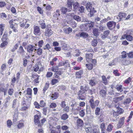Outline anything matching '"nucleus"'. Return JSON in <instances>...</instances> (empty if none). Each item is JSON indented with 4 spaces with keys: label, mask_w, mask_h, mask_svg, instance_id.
Masks as SVG:
<instances>
[{
    "label": "nucleus",
    "mask_w": 133,
    "mask_h": 133,
    "mask_svg": "<svg viewBox=\"0 0 133 133\" xmlns=\"http://www.w3.org/2000/svg\"><path fill=\"white\" fill-rule=\"evenodd\" d=\"M58 93L57 92H52L51 95V99L54 100L56 99L58 96Z\"/></svg>",
    "instance_id": "obj_17"
},
{
    "label": "nucleus",
    "mask_w": 133,
    "mask_h": 133,
    "mask_svg": "<svg viewBox=\"0 0 133 133\" xmlns=\"http://www.w3.org/2000/svg\"><path fill=\"white\" fill-rule=\"evenodd\" d=\"M81 37H82L84 38H86L88 37V33L85 32H82L80 33Z\"/></svg>",
    "instance_id": "obj_31"
},
{
    "label": "nucleus",
    "mask_w": 133,
    "mask_h": 133,
    "mask_svg": "<svg viewBox=\"0 0 133 133\" xmlns=\"http://www.w3.org/2000/svg\"><path fill=\"white\" fill-rule=\"evenodd\" d=\"M14 90L12 88H10L8 90V94L9 95L11 96L13 93Z\"/></svg>",
    "instance_id": "obj_60"
},
{
    "label": "nucleus",
    "mask_w": 133,
    "mask_h": 133,
    "mask_svg": "<svg viewBox=\"0 0 133 133\" xmlns=\"http://www.w3.org/2000/svg\"><path fill=\"white\" fill-rule=\"evenodd\" d=\"M97 82L96 79H91L89 81V84L91 87H93L95 86Z\"/></svg>",
    "instance_id": "obj_15"
},
{
    "label": "nucleus",
    "mask_w": 133,
    "mask_h": 133,
    "mask_svg": "<svg viewBox=\"0 0 133 133\" xmlns=\"http://www.w3.org/2000/svg\"><path fill=\"white\" fill-rule=\"evenodd\" d=\"M83 73V71L82 70H80L76 72V75L77 78H81L82 77L81 75Z\"/></svg>",
    "instance_id": "obj_20"
},
{
    "label": "nucleus",
    "mask_w": 133,
    "mask_h": 133,
    "mask_svg": "<svg viewBox=\"0 0 133 133\" xmlns=\"http://www.w3.org/2000/svg\"><path fill=\"white\" fill-rule=\"evenodd\" d=\"M103 83L105 85L107 84L108 82L107 78L105 76L103 75L102 77Z\"/></svg>",
    "instance_id": "obj_35"
},
{
    "label": "nucleus",
    "mask_w": 133,
    "mask_h": 133,
    "mask_svg": "<svg viewBox=\"0 0 133 133\" xmlns=\"http://www.w3.org/2000/svg\"><path fill=\"white\" fill-rule=\"evenodd\" d=\"M36 47L32 45H29L26 47V49H27V51L29 53H32L34 50H36Z\"/></svg>",
    "instance_id": "obj_4"
},
{
    "label": "nucleus",
    "mask_w": 133,
    "mask_h": 133,
    "mask_svg": "<svg viewBox=\"0 0 133 133\" xmlns=\"http://www.w3.org/2000/svg\"><path fill=\"white\" fill-rule=\"evenodd\" d=\"M33 32L36 35H39L41 34L39 27L38 26H35L34 27Z\"/></svg>",
    "instance_id": "obj_7"
},
{
    "label": "nucleus",
    "mask_w": 133,
    "mask_h": 133,
    "mask_svg": "<svg viewBox=\"0 0 133 133\" xmlns=\"http://www.w3.org/2000/svg\"><path fill=\"white\" fill-rule=\"evenodd\" d=\"M69 16L71 17L77 21V22H80L81 21V17L78 15H75L74 13L70 14Z\"/></svg>",
    "instance_id": "obj_6"
},
{
    "label": "nucleus",
    "mask_w": 133,
    "mask_h": 133,
    "mask_svg": "<svg viewBox=\"0 0 133 133\" xmlns=\"http://www.w3.org/2000/svg\"><path fill=\"white\" fill-rule=\"evenodd\" d=\"M51 133H60V129H58L55 130H52Z\"/></svg>",
    "instance_id": "obj_63"
},
{
    "label": "nucleus",
    "mask_w": 133,
    "mask_h": 133,
    "mask_svg": "<svg viewBox=\"0 0 133 133\" xmlns=\"http://www.w3.org/2000/svg\"><path fill=\"white\" fill-rule=\"evenodd\" d=\"M125 117H123L119 119L118 123L117 124V128H119L122 127L124 123Z\"/></svg>",
    "instance_id": "obj_5"
},
{
    "label": "nucleus",
    "mask_w": 133,
    "mask_h": 133,
    "mask_svg": "<svg viewBox=\"0 0 133 133\" xmlns=\"http://www.w3.org/2000/svg\"><path fill=\"white\" fill-rule=\"evenodd\" d=\"M10 97L9 96H8L4 100V103L3 104V106L5 108H7L8 106L9 105V102L10 101Z\"/></svg>",
    "instance_id": "obj_9"
},
{
    "label": "nucleus",
    "mask_w": 133,
    "mask_h": 133,
    "mask_svg": "<svg viewBox=\"0 0 133 133\" xmlns=\"http://www.w3.org/2000/svg\"><path fill=\"white\" fill-rule=\"evenodd\" d=\"M122 62L124 65H127L130 64L131 63L130 61L128 60H125L124 61V59H122Z\"/></svg>",
    "instance_id": "obj_37"
},
{
    "label": "nucleus",
    "mask_w": 133,
    "mask_h": 133,
    "mask_svg": "<svg viewBox=\"0 0 133 133\" xmlns=\"http://www.w3.org/2000/svg\"><path fill=\"white\" fill-rule=\"evenodd\" d=\"M85 65L87 68L89 70H91L93 68V65L92 64L88 63L86 64Z\"/></svg>",
    "instance_id": "obj_38"
},
{
    "label": "nucleus",
    "mask_w": 133,
    "mask_h": 133,
    "mask_svg": "<svg viewBox=\"0 0 133 133\" xmlns=\"http://www.w3.org/2000/svg\"><path fill=\"white\" fill-rule=\"evenodd\" d=\"M90 16L92 17L94 16V14L96 12V11L95 10V9L94 8H93L90 9Z\"/></svg>",
    "instance_id": "obj_41"
},
{
    "label": "nucleus",
    "mask_w": 133,
    "mask_h": 133,
    "mask_svg": "<svg viewBox=\"0 0 133 133\" xmlns=\"http://www.w3.org/2000/svg\"><path fill=\"white\" fill-rule=\"evenodd\" d=\"M0 45V47L2 48H5L7 46L8 43L7 41H3Z\"/></svg>",
    "instance_id": "obj_36"
},
{
    "label": "nucleus",
    "mask_w": 133,
    "mask_h": 133,
    "mask_svg": "<svg viewBox=\"0 0 133 133\" xmlns=\"http://www.w3.org/2000/svg\"><path fill=\"white\" fill-rule=\"evenodd\" d=\"M115 88L118 91L120 92H122L123 90L122 86L121 85H116Z\"/></svg>",
    "instance_id": "obj_30"
},
{
    "label": "nucleus",
    "mask_w": 133,
    "mask_h": 133,
    "mask_svg": "<svg viewBox=\"0 0 133 133\" xmlns=\"http://www.w3.org/2000/svg\"><path fill=\"white\" fill-rule=\"evenodd\" d=\"M84 7L82 6H79L77 10V11H78L81 12H83L84 11Z\"/></svg>",
    "instance_id": "obj_59"
},
{
    "label": "nucleus",
    "mask_w": 133,
    "mask_h": 133,
    "mask_svg": "<svg viewBox=\"0 0 133 133\" xmlns=\"http://www.w3.org/2000/svg\"><path fill=\"white\" fill-rule=\"evenodd\" d=\"M110 32V31L108 30L104 31L103 33V35L102 36V38L103 39L105 38L109 35Z\"/></svg>",
    "instance_id": "obj_27"
},
{
    "label": "nucleus",
    "mask_w": 133,
    "mask_h": 133,
    "mask_svg": "<svg viewBox=\"0 0 133 133\" xmlns=\"http://www.w3.org/2000/svg\"><path fill=\"white\" fill-rule=\"evenodd\" d=\"M99 94L102 97L104 98L107 94V91L106 89L101 90L99 91Z\"/></svg>",
    "instance_id": "obj_23"
},
{
    "label": "nucleus",
    "mask_w": 133,
    "mask_h": 133,
    "mask_svg": "<svg viewBox=\"0 0 133 133\" xmlns=\"http://www.w3.org/2000/svg\"><path fill=\"white\" fill-rule=\"evenodd\" d=\"M92 98L90 99L89 101V103L90 106L92 109H94L96 108V107L98 105L99 101V100H97L95 102L94 100V97L92 96Z\"/></svg>",
    "instance_id": "obj_1"
},
{
    "label": "nucleus",
    "mask_w": 133,
    "mask_h": 133,
    "mask_svg": "<svg viewBox=\"0 0 133 133\" xmlns=\"http://www.w3.org/2000/svg\"><path fill=\"white\" fill-rule=\"evenodd\" d=\"M12 124V122L9 119L7 121V126L9 128H10Z\"/></svg>",
    "instance_id": "obj_56"
},
{
    "label": "nucleus",
    "mask_w": 133,
    "mask_h": 133,
    "mask_svg": "<svg viewBox=\"0 0 133 133\" xmlns=\"http://www.w3.org/2000/svg\"><path fill=\"white\" fill-rule=\"evenodd\" d=\"M51 82L52 84L54 85L58 82V79L55 78L53 79L52 80Z\"/></svg>",
    "instance_id": "obj_57"
},
{
    "label": "nucleus",
    "mask_w": 133,
    "mask_h": 133,
    "mask_svg": "<svg viewBox=\"0 0 133 133\" xmlns=\"http://www.w3.org/2000/svg\"><path fill=\"white\" fill-rule=\"evenodd\" d=\"M73 5L74 11H77V10L79 7V4L77 2H74Z\"/></svg>",
    "instance_id": "obj_18"
},
{
    "label": "nucleus",
    "mask_w": 133,
    "mask_h": 133,
    "mask_svg": "<svg viewBox=\"0 0 133 133\" xmlns=\"http://www.w3.org/2000/svg\"><path fill=\"white\" fill-rule=\"evenodd\" d=\"M98 42L96 39H94L92 41V44L93 46L95 47L97 45Z\"/></svg>",
    "instance_id": "obj_47"
},
{
    "label": "nucleus",
    "mask_w": 133,
    "mask_h": 133,
    "mask_svg": "<svg viewBox=\"0 0 133 133\" xmlns=\"http://www.w3.org/2000/svg\"><path fill=\"white\" fill-rule=\"evenodd\" d=\"M7 34H4L2 38V41H8V38L7 37Z\"/></svg>",
    "instance_id": "obj_46"
},
{
    "label": "nucleus",
    "mask_w": 133,
    "mask_h": 133,
    "mask_svg": "<svg viewBox=\"0 0 133 133\" xmlns=\"http://www.w3.org/2000/svg\"><path fill=\"white\" fill-rule=\"evenodd\" d=\"M101 108L99 107H97L95 111V114L97 116L99 115L100 114Z\"/></svg>",
    "instance_id": "obj_40"
},
{
    "label": "nucleus",
    "mask_w": 133,
    "mask_h": 133,
    "mask_svg": "<svg viewBox=\"0 0 133 133\" xmlns=\"http://www.w3.org/2000/svg\"><path fill=\"white\" fill-rule=\"evenodd\" d=\"M61 10L62 12V13L63 14L65 15V16L64 17H65L66 16V12L68 11V12L70 11H71V10L69 9H68L67 8L65 7H63L61 8Z\"/></svg>",
    "instance_id": "obj_16"
},
{
    "label": "nucleus",
    "mask_w": 133,
    "mask_h": 133,
    "mask_svg": "<svg viewBox=\"0 0 133 133\" xmlns=\"http://www.w3.org/2000/svg\"><path fill=\"white\" fill-rule=\"evenodd\" d=\"M53 16L54 17L57 18L59 17L61 15L60 13V11L59 10H56L55 12H54L53 13Z\"/></svg>",
    "instance_id": "obj_24"
},
{
    "label": "nucleus",
    "mask_w": 133,
    "mask_h": 133,
    "mask_svg": "<svg viewBox=\"0 0 133 133\" xmlns=\"http://www.w3.org/2000/svg\"><path fill=\"white\" fill-rule=\"evenodd\" d=\"M33 68H34V71L35 72H37L38 71L39 68L38 64H35Z\"/></svg>",
    "instance_id": "obj_58"
},
{
    "label": "nucleus",
    "mask_w": 133,
    "mask_h": 133,
    "mask_svg": "<svg viewBox=\"0 0 133 133\" xmlns=\"http://www.w3.org/2000/svg\"><path fill=\"white\" fill-rule=\"evenodd\" d=\"M86 60L87 62H90L93 57V54L87 52L85 54Z\"/></svg>",
    "instance_id": "obj_8"
},
{
    "label": "nucleus",
    "mask_w": 133,
    "mask_h": 133,
    "mask_svg": "<svg viewBox=\"0 0 133 133\" xmlns=\"http://www.w3.org/2000/svg\"><path fill=\"white\" fill-rule=\"evenodd\" d=\"M53 31L49 28V26L47 25L45 32V35L48 37H49L53 34Z\"/></svg>",
    "instance_id": "obj_3"
},
{
    "label": "nucleus",
    "mask_w": 133,
    "mask_h": 133,
    "mask_svg": "<svg viewBox=\"0 0 133 133\" xmlns=\"http://www.w3.org/2000/svg\"><path fill=\"white\" fill-rule=\"evenodd\" d=\"M43 6L44 7H45L46 9L50 11L51 9L52 8L51 6L49 4L46 5V4H44L43 5Z\"/></svg>",
    "instance_id": "obj_51"
},
{
    "label": "nucleus",
    "mask_w": 133,
    "mask_h": 133,
    "mask_svg": "<svg viewBox=\"0 0 133 133\" xmlns=\"http://www.w3.org/2000/svg\"><path fill=\"white\" fill-rule=\"evenodd\" d=\"M124 97V96L122 95V96L117 97L115 99L116 102H118L119 101H122Z\"/></svg>",
    "instance_id": "obj_39"
},
{
    "label": "nucleus",
    "mask_w": 133,
    "mask_h": 133,
    "mask_svg": "<svg viewBox=\"0 0 133 133\" xmlns=\"http://www.w3.org/2000/svg\"><path fill=\"white\" fill-rule=\"evenodd\" d=\"M46 121V119L45 118H43L42 119H41V122L40 121V123L39 124L38 126L41 127Z\"/></svg>",
    "instance_id": "obj_45"
},
{
    "label": "nucleus",
    "mask_w": 133,
    "mask_h": 133,
    "mask_svg": "<svg viewBox=\"0 0 133 133\" xmlns=\"http://www.w3.org/2000/svg\"><path fill=\"white\" fill-rule=\"evenodd\" d=\"M92 4L89 2H88L85 5L86 8L88 10L92 8Z\"/></svg>",
    "instance_id": "obj_34"
},
{
    "label": "nucleus",
    "mask_w": 133,
    "mask_h": 133,
    "mask_svg": "<svg viewBox=\"0 0 133 133\" xmlns=\"http://www.w3.org/2000/svg\"><path fill=\"white\" fill-rule=\"evenodd\" d=\"M4 84H0V92H3L5 91H7V89L4 88Z\"/></svg>",
    "instance_id": "obj_26"
},
{
    "label": "nucleus",
    "mask_w": 133,
    "mask_h": 133,
    "mask_svg": "<svg viewBox=\"0 0 133 133\" xmlns=\"http://www.w3.org/2000/svg\"><path fill=\"white\" fill-rule=\"evenodd\" d=\"M116 23L114 21H109L107 23V26L109 30H112V28H111L113 27V29H115L116 28Z\"/></svg>",
    "instance_id": "obj_2"
},
{
    "label": "nucleus",
    "mask_w": 133,
    "mask_h": 133,
    "mask_svg": "<svg viewBox=\"0 0 133 133\" xmlns=\"http://www.w3.org/2000/svg\"><path fill=\"white\" fill-rule=\"evenodd\" d=\"M49 84L48 83H46L45 84V86L43 89V92L44 93L49 88Z\"/></svg>",
    "instance_id": "obj_44"
},
{
    "label": "nucleus",
    "mask_w": 133,
    "mask_h": 133,
    "mask_svg": "<svg viewBox=\"0 0 133 133\" xmlns=\"http://www.w3.org/2000/svg\"><path fill=\"white\" fill-rule=\"evenodd\" d=\"M71 107L73 110H76L78 111L81 109V107H79L78 104H76V102L71 104Z\"/></svg>",
    "instance_id": "obj_14"
},
{
    "label": "nucleus",
    "mask_w": 133,
    "mask_h": 133,
    "mask_svg": "<svg viewBox=\"0 0 133 133\" xmlns=\"http://www.w3.org/2000/svg\"><path fill=\"white\" fill-rule=\"evenodd\" d=\"M51 48V46L49 44L47 43L46 45L44 46L43 48L44 50L47 49V50H49Z\"/></svg>",
    "instance_id": "obj_48"
},
{
    "label": "nucleus",
    "mask_w": 133,
    "mask_h": 133,
    "mask_svg": "<svg viewBox=\"0 0 133 133\" xmlns=\"http://www.w3.org/2000/svg\"><path fill=\"white\" fill-rule=\"evenodd\" d=\"M32 76L33 78H35V79L33 81L34 82V84H38L39 82V78L40 77V76L37 74L34 76L32 75Z\"/></svg>",
    "instance_id": "obj_13"
},
{
    "label": "nucleus",
    "mask_w": 133,
    "mask_h": 133,
    "mask_svg": "<svg viewBox=\"0 0 133 133\" xmlns=\"http://www.w3.org/2000/svg\"><path fill=\"white\" fill-rule=\"evenodd\" d=\"M100 127L102 131H103L105 129V125L104 123H102L100 125Z\"/></svg>",
    "instance_id": "obj_62"
},
{
    "label": "nucleus",
    "mask_w": 133,
    "mask_h": 133,
    "mask_svg": "<svg viewBox=\"0 0 133 133\" xmlns=\"http://www.w3.org/2000/svg\"><path fill=\"white\" fill-rule=\"evenodd\" d=\"M94 23L92 21L88 22V23H86L85 24V26L86 27L89 28L90 29L93 28L94 26Z\"/></svg>",
    "instance_id": "obj_22"
},
{
    "label": "nucleus",
    "mask_w": 133,
    "mask_h": 133,
    "mask_svg": "<svg viewBox=\"0 0 133 133\" xmlns=\"http://www.w3.org/2000/svg\"><path fill=\"white\" fill-rule=\"evenodd\" d=\"M27 94L31 96L32 95V90L30 88H28L26 90Z\"/></svg>",
    "instance_id": "obj_55"
},
{
    "label": "nucleus",
    "mask_w": 133,
    "mask_h": 133,
    "mask_svg": "<svg viewBox=\"0 0 133 133\" xmlns=\"http://www.w3.org/2000/svg\"><path fill=\"white\" fill-rule=\"evenodd\" d=\"M92 33L94 36L97 37L99 35V30L97 28H95L93 29Z\"/></svg>",
    "instance_id": "obj_21"
},
{
    "label": "nucleus",
    "mask_w": 133,
    "mask_h": 133,
    "mask_svg": "<svg viewBox=\"0 0 133 133\" xmlns=\"http://www.w3.org/2000/svg\"><path fill=\"white\" fill-rule=\"evenodd\" d=\"M9 23L10 24V28L13 29L14 31L15 32L18 31L15 28L16 27L14 26V22L12 20H10Z\"/></svg>",
    "instance_id": "obj_11"
},
{
    "label": "nucleus",
    "mask_w": 133,
    "mask_h": 133,
    "mask_svg": "<svg viewBox=\"0 0 133 133\" xmlns=\"http://www.w3.org/2000/svg\"><path fill=\"white\" fill-rule=\"evenodd\" d=\"M77 123L78 126L81 127L83 125V122L82 119H79L77 120Z\"/></svg>",
    "instance_id": "obj_33"
},
{
    "label": "nucleus",
    "mask_w": 133,
    "mask_h": 133,
    "mask_svg": "<svg viewBox=\"0 0 133 133\" xmlns=\"http://www.w3.org/2000/svg\"><path fill=\"white\" fill-rule=\"evenodd\" d=\"M122 58H121V60L122 59H124V58H126L127 56V54L126 52L125 51H123L122 53Z\"/></svg>",
    "instance_id": "obj_50"
},
{
    "label": "nucleus",
    "mask_w": 133,
    "mask_h": 133,
    "mask_svg": "<svg viewBox=\"0 0 133 133\" xmlns=\"http://www.w3.org/2000/svg\"><path fill=\"white\" fill-rule=\"evenodd\" d=\"M18 44L17 43L15 45L13 48L12 49H11V52H14L16 49H17L18 47Z\"/></svg>",
    "instance_id": "obj_49"
},
{
    "label": "nucleus",
    "mask_w": 133,
    "mask_h": 133,
    "mask_svg": "<svg viewBox=\"0 0 133 133\" xmlns=\"http://www.w3.org/2000/svg\"><path fill=\"white\" fill-rule=\"evenodd\" d=\"M80 90L79 91V92L84 94L85 92L87 91V90L85 89L83 86L81 85L80 87Z\"/></svg>",
    "instance_id": "obj_29"
},
{
    "label": "nucleus",
    "mask_w": 133,
    "mask_h": 133,
    "mask_svg": "<svg viewBox=\"0 0 133 133\" xmlns=\"http://www.w3.org/2000/svg\"><path fill=\"white\" fill-rule=\"evenodd\" d=\"M74 2V1H67L66 5V6L70 9H72V5L73 4Z\"/></svg>",
    "instance_id": "obj_19"
},
{
    "label": "nucleus",
    "mask_w": 133,
    "mask_h": 133,
    "mask_svg": "<svg viewBox=\"0 0 133 133\" xmlns=\"http://www.w3.org/2000/svg\"><path fill=\"white\" fill-rule=\"evenodd\" d=\"M68 117V115L66 114H63L61 116V118L63 120H65Z\"/></svg>",
    "instance_id": "obj_53"
},
{
    "label": "nucleus",
    "mask_w": 133,
    "mask_h": 133,
    "mask_svg": "<svg viewBox=\"0 0 133 133\" xmlns=\"http://www.w3.org/2000/svg\"><path fill=\"white\" fill-rule=\"evenodd\" d=\"M45 102L43 100H41L40 101V106L41 107H44L45 105Z\"/></svg>",
    "instance_id": "obj_61"
},
{
    "label": "nucleus",
    "mask_w": 133,
    "mask_h": 133,
    "mask_svg": "<svg viewBox=\"0 0 133 133\" xmlns=\"http://www.w3.org/2000/svg\"><path fill=\"white\" fill-rule=\"evenodd\" d=\"M125 37L126 39L128 41H131L132 40V37L130 35H126Z\"/></svg>",
    "instance_id": "obj_54"
},
{
    "label": "nucleus",
    "mask_w": 133,
    "mask_h": 133,
    "mask_svg": "<svg viewBox=\"0 0 133 133\" xmlns=\"http://www.w3.org/2000/svg\"><path fill=\"white\" fill-rule=\"evenodd\" d=\"M131 101V99L130 98H127L125 99L123 102V104L124 105H126L129 103Z\"/></svg>",
    "instance_id": "obj_43"
},
{
    "label": "nucleus",
    "mask_w": 133,
    "mask_h": 133,
    "mask_svg": "<svg viewBox=\"0 0 133 133\" xmlns=\"http://www.w3.org/2000/svg\"><path fill=\"white\" fill-rule=\"evenodd\" d=\"M36 51L37 54L38 55H41L42 53V49L40 48L36 49Z\"/></svg>",
    "instance_id": "obj_42"
},
{
    "label": "nucleus",
    "mask_w": 133,
    "mask_h": 133,
    "mask_svg": "<svg viewBox=\"0 0 133 133\" xmlns=\"http://www.w3.org/2000/svg\"><path fill=\"white\" fill-rule=\"evenodd\" d=\"M131 78L130 77H129L127 79H126L124 81V83L127 84H128L131 82Z\"/></svg>",
    "instance_id": "obj_64"
},
{
    "label": "nucleus",
    "mask_w": 133,
    "mask_h": 133,
    "mask_svg": "<svg viewBox=\"0 0 133 133\" xmlns=\"http://www.w3.org/2000/svg\"><path fill=\"white\" fill-rule=\"evenodd\" d=\"M25 51L23 48V46H20L18 49V51H17V53H19L22 55L24 54Z\"/></svg>",
    "instance_id": "obj_25"
},
{
    "label": "nucleus",
    "mask_w": 133,
    "mask_h": 133,
    "mask_svg": "<svg viewBox=\"0 0 133 133\" xmlns=\"http://www.w3.org/2000/svg\"><path fill=\"white\" fill-rule=\"evenodd\" d=\"M41 117V116L38 115H36L34 116V122L36 125H38L40 123L39 119Z\"/></svg>",
    "instance_id": "obj_12"
},
{
    "label": "nucleus",
    "mask_w": 133,
    "mask_h": 133,
    "mask_svg": "<svg viewBox=\"0 0 133 133\" xmlns=\"http://www.w3.org/2000/svg\"><path fill=\"white\" fill-rule=\"evenodd\" d=\"M113 128V125L111 124H110L108 127L107 130V131L110 132L112 130Z\"/></svg>",
    "instance_id": "obj_52"
},
{
    "label": "nucleus",
    "mask_w": 133,
    "mask_h": 133,
    "mask_svg": "<svg viewBox=\"0 0 133 133\" xmlns=\"http://www.w3.org/2000/svg\"><path fill=\"white\" fill-rule=\"evenodd\" d=\"M118 16L119 17V21H120L122 18H125L126 16V14L124 13L120 12L118 14Z\"/></svg>",
    "instance_id": "obj_28"
},
{
    "label": "nucleus",
    "mask_w": 133,
    "mask_h": 133,
    "mask_svg": "<svg viewBox=\"0 0 133 133\" xmlns=\"http://www.w3.org/2000/svg\"><path fill=\"white\" fill-rule=\"evenodd\" d=\"M22 104L23 105L22 109L23 110H26L30 106V104L29 103H26L24 101H23Z\"/></svg>",
    "instance_id": "obj_10"
},
{
    "label": "nucleus",
    "mask_w": 133,
    "mask_h": 133,
    "mask_svg": "<svg viewBox=\"0 0 133 133\" xmlns=\"http://www.w3.org/2000/svg\"><path fill=\"white\" fill-rule=\"evenodd\" d=\"M83 94V93L78 92V99L82 100H84L85 98V97L84 96H83V95H82Z\"/></svg>",
    "instance_id": "obj_32"
}]
</instances>
